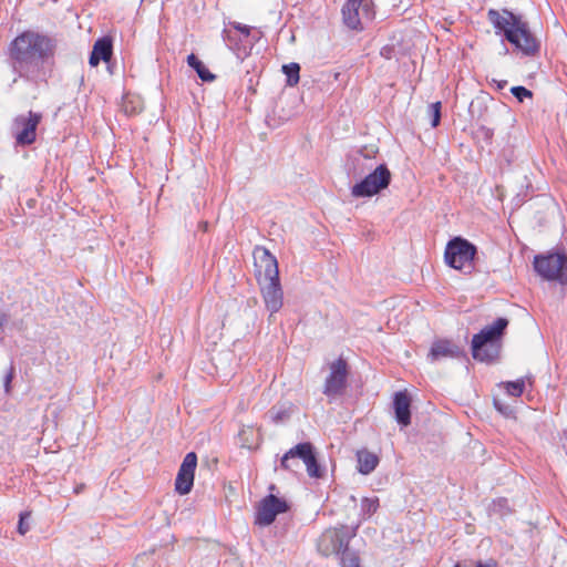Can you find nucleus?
<instances>
[{"label":"nucleus","mask_w":567,"mask_h":567,"mask_svg":"<svg viewBox=\"0 0 567 567\" xmlns=\"http://www.w3.org/2000/svg\"><path fill=\"white\" fill-rule=\"evenodd\" d=\"M441 102L431 103L427 107V114L431 117V126L436 127L441 121Z\"/></svg>","instance_id":"nucleus-27"},{"label":"nucleus","mask_w":567,"mask_h":567,"mask_svg":"<svg viewBox=\"0 0 567 567\" xmlns=\"http://www.w3.org/2000/svg\"><path fill=\"white\" fill-rule=\"evenodd\" d=\"M307 468V473L310 477L320 478L323 475V470L317 462L316 455H311L303 462Z\"/></svg>","instance_id":"nucleus-25"},{"label":"nucleus","mask_w":567,"mask_h":567,"mask_svg":"<svg viewBox=\"0 0 567 567\" xmlns=\"http://www.w3.org/2000/svg\"><path fill=\"white\" fill-rule=\"evenodd\" d=\"M488 511L491 515H496L499 517L507 516L512 513L508 499L503 497L493 501L488 507Z\"/></svg>","instance_id":"nucleus-22"},{"label":"nucleus","mask_w":567,"mask_h":567,"mask_svg":"<svg viewBox=\"0 0 567 567\" xmlns=\"http://www.w3.org/2000/svg\"><path fill=\"white\" fill-rule=\"evenodd\" d=\"M476 251L472 243L462 237H455L447 243L444 259L450 267L470 274L474 268L473 260Z\"/></svg>","instance_id":"nucleus-5"},{"label":"nucleus","mask_w":567,"mask_h":567,"mask_svg":"<svg viewBox=\"0 0 567 567\" xmlns=\"http://www.w3.org/2000/svg\"><path fill=\"white\" fill-rule=\"evenodd\" d=\"M379 508V498L378 497H364L361 501V512L365 517H370L372 514L377 512Z\"/></svg>","instance_id":"nucleus-26"},{"label":"nucleus","mask_w":567,"mask_h":567,"mask_svg":"<svg viewBox=\"0 0 567 567\" xmlns=\"http://www.w3.org/2000/svg\"><path fill=\"white\" fill-rule=\"evenodd\" d=\"M83 489V485H80L75 488V493H80Z\"/></svg>","instance_id":"nucleus-37"},{"label":"nucleus","mask_w":567,"mask_h":567,"mask_svg":"<svg viewBox=\"0 0 567 567\" xmlns=\"http://www.w3.org/2000/svg\"><path fill=\"white\" fill-rule=\"evenodd\" d=\"M289 506L285 499L272 494L264 497L256 507L255 524L258 526H269L278 514L286 513Z\"/></svg>","instance_id":"nucleus-12"},{"label":"nucleus","mask_w":567,"mask_h":567,"mask_svg":"<svg viewBox=\"0 0 567 567\" xmlns=\"http://www.w3.org/2000/svg\"><path fill=\"white\" fill-rule=\"evenodd\" d=\"M357 455H358V471L361 474H364V475L370 474L372 471H374V468L379 464V458L373 453H370L368 451H360V452H358Z\"/></svg>","instance_id":"nucleus-19"},{"label":"nucleus","mask_w":567,"mask_h":567,"mask_svg":"<svg viewBox=\"0 0 567 567\" xmlns=\"http://www.w3.org/2000/svg\"><path fill=\"white\" fill-rule=\"evenodd\" d=\"M9 316L0 309V330L8 322Z\"/></svg>","instance_id":"nucleus-35"},{"label":"nucleus","mask_w":567,"mask_h":567,"mask_svg":"<svg viewBox=\"0 0 567 567\" xmlns=\"http://www.w3.org/2000/svg\"><path fill=\"white\" fill-rule=\"evenodd\" d=\"M375 17L372 0H347L342 7L343 23L351 30H362L364 21Z\"/></svg>","instance_id":"nucleus-9"},{"label":"nucleus","mask_w":567,"mask_h":567,"mask_svg":"<svg viewBox=\"0 0 567 567\" xmlns=\"http://www.w3.org/2000/svg\"><path fill=\"white\" fill-rule=\"evenodd\" d=\"M187 64L189 68H192L198 75V78L203 81V82H212L216 79V75L213 74L207 68L206 65L203 63L202 60H199V58L197 55H195L194 53H190L188 56H187Z\"/></svg>","instance_id":"nucleus-20"},{"label":"nucleus","mask_w":567,"mask_h":567,"mask_svg":"<svg viewBox=\"0 0 567 567\" xmlns=\"http://www.w3.org/2000/svg\"><path fill=\"white\" fill-rule=\"evenodd\" d=\"M506 392L512 396H519L522 395L524 388H525V381L523 379L506 382L505 383Z\"/></svg>","instance_id":"nucleus-28"},{"label":"nucleus","mask_w":567,"mask_h":567,"mask_svg":"<svg viewBox=\"0 0 567 567\" xmlns=\"http://www.w3.org/2000/svg\"><path fill=\"white\" fill-rule=\"evenodd\" d=\"M454 567H460L458 565L454 566Z\"/></svg>","instance_id":"nucleus-38"},{"label":"nucleus","mask_w":567,"mask_h":567,"mask_svg":"<svg viewBox=\"0 0 567 567\" xmlns=\"http://www.w3.org/2000/svg\"><path fill=\"white\" fill-rule=\"evenodd\" d=\"M341 567H361L360 557L357 551L350 550L349 547L340 555Z\"/></svg>","instance_id":"nucleus-23"},{"label":"nucleus","mask_w":567,"mask_h":567,"mask_svg":"<svg viewBox=\"0 0 567 567\" xmlns=\"http://www.w3.org/2000/svg\"><path fill=\"white\" fill-rule=\"evenodd\" d=\"M223 39L229 50L234 52L239 62L248 56L246 41L248 39V25L239 22H225Z\"/></svg>","instance_id":"nucleus-10"},{"label":"nucleus","mask_w":567,"mask_h":567,"mask_svg":"<svg viewBox=\"0 0 567 567\" xmlns=\"http://www.w3.org/2000/svg\"><path fill=\"white\" fill-rule=\"evenodd\" d=\"M391 182V172L385 164L378 165L361 182L351 188V195L357 198L371 197L386 188Z\"/></svg>","instance_id":"nucleus-8"},{"label":"nucleus","mask_w":567,"mask_h":567,"mask_svg":"<svg viewBox=\"0 0 567 567\" xmlns=\"http://www.w3.org/2000/svg\"><path fill=\"white\" fill-rule=\"evenodd\" d=\"M411 399L405 392H396L393 398L395 420L401 426L411 424Z\"/></svg>","instance_id":"nucleus-18"},{"label":"nucleus","mask_w":567,"mask_h":567,"mask_svg":"<svg viewBox=\"0 0 567 567\" xmlns=\"http://www.w3.org/2000/svg\"><path fill=\"white\" fill-rule=\"evenodd\" d=\"M113 53V41L110 37L99 38L91 51L89 64L93 68L97 66L101 61L107 62Z\"/></svg>","instance_id":"nucleus-17"},{"label":"nucleus","mask_w":567,"mask_h":567,"mask_svg":"<svg viewBox=\"0 0 567 567\" xmlns=\"http://www.w3.org/2000/svg\"><path fill=\"white\" fill-rule=\"evenodd\" d=\"M465 357L463 349L454 341L449 339H437L432 343L427 359L431 362L439 361L445 358H462Z\"/></svg>","instance_id":"nucleus-15"},{"label":"nucleus","mask_w":567,"mask_h":567,"mask_svg":"<svg viewBox=\"0 0 567 567\" xmlns=\"http://www.w3.org/2000/svg\"><path fill=\"white\" fill-rule=\"evenodd\" d=\"M347 375V362L342 358H339L330 365V374L326 379L323 393L330 398L340 395L346 389Z\"/></svg>","instance_id":"nucleus-13"},{"label":"nucleus","mask_w":567,"mask_h":567,"mask_svg":"<svg viewBox=\"0 0 567 567\" xmlns=\"http://www.w3.org/2000/svg\"><path fill=\"white\" fill-rule=\"evenodd\" d=\"M315 452L311 443H299L284 454L281 457V467L288 471H295V466L291 464V461L301 460L305 462Z\"/></svg>","instance_id":"nucleus-16"},{"label":"nucleus","mask_w":567,"mask_h":567,"mask_svg":"<svg viewBox=\"0 0 567 567\" xmlns=\"http://www.w3.org/2000/svg\"><path fill=\"white\" fill-rule=\"evenodd\" d=\"M475 567H498V565L496 560L487 559L485 561H477Z\"/></svg>","instance_id":"nucleus-34"},{"label":"nucleus","mask_w":567,"mask_h":567,"mask_svg":"<svg viewBox=\"0 0 567 567\" xmlns=\"http://www.w3.org/2000/svg\"><path fill=\"white\" fill-rule=\"evenodd\" d=\"M42 118L41 113L29 111L18 115L13 121L16 143L20 146L31 145L37 138V128Z\"/></svg>","instance_id":"nucleus-11"},{"label":"nucleus","mask_w":567,"mask_h":567,"mask_svg":"<svg viewBox=\"0 0 567 567\" xmlns=\"http://www.w3.org/2000/svg\"><path fill=\"white\" fill-rule=\"evenodd\" d=\"M255 278L260 287L267 310L276 313L282 307L284 292L279 280L277 259L260 246L252 251Z\"/></svg>","instance_id":"nucleus-2"},{"label":"nucleus","mask_w":567,"mask_h":567,"mask_svg":"<svg viewBox=\"0 0 567 567\" xmlns=\"http://www.w3.org/2000/svg\"><path fill=\"white\" fill-rule=\"evenodd\" d=\"M494 405L497 409V411H499L502 414H504L506 416L512 413V410L508 405H504L497 400H494Z\"/></svg>","instance_id":"nucleus-33"},{"label":"nucleus","mask_w":567,"mask_h":567,"mask_svg":"<svg viewBox=\"0 0 567 567\" xmlns=\"http://www.w3.org/2000/svg\"><path fill=\"white\" fill-rule=\"evenodd\" d=\"M354 536L355 529H350L344 525L328 528L318 538L317 549L324 557L341 555L349 547V543Z\"/></svg>","instance_id":"nucleus-6"},{"label":"nucleus","mask_w":567,"mask_h":567,"mask_svg":"<svg viewBox=\"0 0 567 567\" xmlns=\"http://www.w3.org/2000/svg\"><path fill=\"white\" fill-rule=\"evenodd\" d=\"M534 268L544 279L567 285V257L564 254L554 252L546 256H536Z\"/></svg>","instance_id":"nucleus-7"},{"label":"nucleus","mask_w":567,"mask_h":567,"mask_svg":"<svg viewBox=\"0 0 567 567\" xmlns=\"http://www.w3.org/2000/svg\"><path fill=\"white\" fill-rule=\"evenodd\" d=\"M511 92L512 94L519 101V102H523L525 99L527 97H532L533 96V92L528 89H526L525 86H513L511 89Z\"/></svg>","instance_id":"nucleus-29"},{"label":"nucleus","mask_w":567,"mask_h":567,"mask_svg":"<svg viewBox=\"0 0 567 567\" xmlns=\"http://www.w3.org/2000/svg\"><path fill=\"white\" fill-rule=\"evenodd\" d=\"M58 41L49 33L25 30L8 47L10 66L19 78L38 84L45 81L54 63Z\"/></svg>","instance_id":"nucleus-1"},{"label":"nucleus","mask_w":567,"mask_h":567,"mask_svg":"<svg viewBox=\"0 0 567 567\" xmlns=\"http://www.w3.org/2000/svg\"><path fill=\"white\" fill-rule=\"evenodd\" d=\"M30 517L29 513H21L19 523H18V532L21 535H24L29 530V525L25 523V519Z\"/></svg>","instance_id":"nucleus-31"},{"label":"nucleus","mask_w":567,"mask_h":567,"mask_svg":"<svg viewBox=\"0 0 567 567\" xmlns=\"http://www.w3.org/2000/svg\"><path fill=\"white\" fill-rule=\"evenodd\" d=\"M282 73L286 75V85L293 87L299 83L300 80V65L296 62L284 64Z\"/></svg>","instance_id":"nucleus-21"},{"label":"nucleus","mask_w":567,"mask_h":567,"mask_svg":"<svg viewBox=\"0 0 567 567\" xmlns=\"http://www.w3.org/2000/svg\"><path fill=\"white\" fill-rule=\"evenodd\" d=\"M291 464H293L295 466V471L293 472H297L299 470V461L298 460H295V461H291Z\"/></svg>","instance_id":"nucleus-36"},{"label":"nucleus","mask_w":567,"mask_h":567,"mask_svg":"<svg viewBox=\"0 0 567 567\" xmlns=\"http://www.w3.org/2000/svg\"><path fill=\"white\" fill-rule=\"evenodd\" d=\"M375 153H377V150L373 151V150H368L367 147H364L363 150L359 151V157L357 158V161H360L361 157L363 159L371 161Z\"/></svg>","instance_id":"nucleus-32"},{"label":"nucleus","mask_w":567,"mask_h":567,"mask_svg":"<svg viewBox=\"0 0 567 567\" xmlns=\"http://www.w3.org/2000/svg\"><path fill=\"white\" fill-rule=\"evenodd\" d=\"M488 20L496 29V33H504L505 39L526 56H535L540 49L539 40L530 32L528 23L508 10L502 13L491 9Z\"/></svg>","instance_id":"nucleus-3"},{"label":"nucleus","mask_w":567,"mask_h":567,"mask_svg":"<svg viewBox=\"0 0 567 567\" xmlns=\"http://www.w3.org/2000/svg\"><path fill=\"white\" fill-rule=\"evenodd\" d=\"M197 466V455L195 452H189L185 455L177 476L175 478V491L179 495H187L194 485L195 470Z\"/></svg>","instance_id":"nucleus-14"},{"label":"nucleus","mask_w":567,"mask_h":567,"mask_svg":"<svg viewBox=\"0 0 567 567\" xmlns=\"http://www.w3.org/2000/svg\"><path fill=\"white\" fill-rule=\"evenodd\" d=\"M13 378H14V367H13V364H11L9 371L7 372V374L4 375V379H3V388H4L6 393L10 392L11 382H12Z\"/></svg>","instance_id":"nucleus-30"},{"label":"nucleus","mask_w":567,"mask_h":567,"mask_svg":"<svg viewBox=\"0 0 567 567\" xmlns=\"http://www.w3.org/2000/svg\"><path fill=\"white\" fill-rule=\"evenodd\" d=\"M508 326L506 318H497L492 324L483 328L472 339V354L482 362L494 361L499 353V340Z\"/></svg>","instance_id":"nucleus-4"},{"label":"nucleus","mask_w":567,"mask_h":567,"mask_svg":"<svg viewBox=\"0 0 567 567\" xmlns=\"http://www.w3.org/2000/svg\"><path fill=\"white\" fill-rule=\"evenodd\" d=\"M239 416H240V413L237 414V417H239ZM237 422H238V432H237V434L234 437V444L240 451H244V450H246L248 447V445H247L248 436H247V433H246V426L243 423L241 419H238Z\"/></svg>","instance_id":"nucleus-24"}]
</instances>
